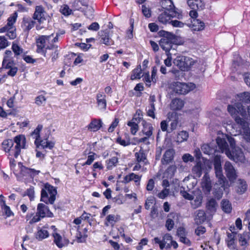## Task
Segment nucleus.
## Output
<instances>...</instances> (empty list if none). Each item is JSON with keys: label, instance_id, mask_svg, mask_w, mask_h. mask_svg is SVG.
Instances as JSON below:
<instances>
[{"label": "nucleus", "instance_id": "nucleus-37", "mask_svg": "<svg viewBox=\"0 0 250 250\" xmlns=\"http://www.w3.org/2000/svg\"><path fill=\"white\" fill-rule=\"evenodd\" d=\"M202 163L201 162H198L196 165L193 167L192 172L194 177L199 178L202 174Z\"/></svg>", "mask_w": 250, "mask_h": 250}, {"label": "nucleus", "instance_id": "nucleus-20", "mask_svg": "<svg viewBox=\"0 0 250 250\" xmlns=\"http://www.w3.org/2000/svg\"><path fill=\"white\" fill-rule=\"evenodd\" d=\"M96 101L99 109L102 110H105L107 104L106 95L102 92L98 93L96 95Z\"/></svg>", "mask_w": 250, "mask_h": 250}, {"label": "nucleus", "instance_id": "nucleus-61", "mask_svg": "<svg viewBox=\"0 0 250 250\" xmlns=\"http://www.w3.org/2000/svg\"><path fill=\"white\" fill-rule=\"evenodd\" d=\"M169 193V190L167 188H165L157 194V196L160 199H164L168 195Z\"/></svg>", "mask_w": 250, "mask_h": 250}, {"label": "nucleus", "instance_id": "nucleus-64", "mask_svg": "<svg viewBox=\"0 0 250 250\" xmlns=\"http://www.w3.org/2000/svg\"><path fill=\"white\" fill-rule=\"evenodd\" d=\"M142 11L144 15L146 18H149L151 16L150 10L146 7L145 5L142 6Z\"/></svg>", "mask_w": 250, "mask_h": 250}, {"label": "nucleus", "instance_id": "nucleus-46", "mask_svg": "<svg viewBox=\"0 0 250 250\" xmlns=\"http://www.w3.org/2000/svg\"><path fill=\"white\" fill-rule=\"evenodd\" d=\"M239 125L243 130V133L244 138L247 142H250V128L249 127H247V123L246 122V125L245 126H242L241 125Z\"/></svg>", "mask_w": 250, "mask_h": 250}, {"label": "nucleus", "instance_id": "nucleus-34", "mask_svg": "<svg viewBox=\"0 0 250 250\" xmlns=\"http://www.w3.org/2000/svg\"><path fill=\"white\" fill-rule=\"evenodd\" d=\"M153 241L155 244H159V247L161 250H163L164 248L166 249H170V244L167 243V241L166 240H164L163 237L162 240H161L160 238L158 237H155L153 239Z\"/></svg>", "mask_w": 250, "mask_h": 250}, {"label": "nucleus", "instance_id": "nucleus-42", "mask_svg": "<svg viewBox=\"0 0 250 250\" xmlns=\"http://www.w3.org/2000/svg\"><path fill=\"white\" fill-rule=\"evenodd\" d=\"M188 138V133L186 131H181L179 132L176 138V142L181 143L186 141Z\"/></svg>", "mask_w": 250, "mask_h": 250}, {"label": "nucleus", "instance_id": "nucleus-7", "mask_svg": "<svg viewBox=\"0 0 250 250\" xmlns=\"http://www.w3.org/2000/svg\"><path fill=\"white\" fill-rule=\"evenodd\" d=\"M193 84H188L180 82H173L170 85V88L178 94H186L194 88Z\"/></svg>", "mask_w": 250, "mask_h": 250}, {"label": "nucleus", "instance_id": "nucleus-9", "mask_svg": "<svg viewBox=\"0 0 250 250\" xmlns=\"http://www.w3.org/2000/svg\"><path fill=\"white\" fill-rule=\"evenodd\" d=\"M182 15L176 11H164L159 14L158 17V21L162 24H166L170 22L171 18L176 17L180 19Z\"/></svg>", "mask_w": 250, "mask_h": 250}, {"label": "nucleus", "instance_id": "nucleus-41", "mask_svg": "<svg viewBox=\"0 0 250 250\" xmlns=\"http://www.w3.org/2000/svg\"><path fill=\"white\" fill-rule=\"evenodd\" d=\"M247 188L246 182L242 179H239L237 183V192L239 194H242L245 192Z\"/></svg>", "mask_w": 250, "mask_h": 250}, {"label": "nucleus", "instance_id": "nucleus-26", "mask_svg": "<svg viewBox=\"0 0 250 250\" xmlns=\"http://www.w3.org/2000/svg\"><path fill=\"white\" fill-rule=\"evenodd\" d=\"M176 169L177 167L175 165H172L169 166L164 173L163 178L172 179L175 175Z\"/></svg>", "mask_w": 250, "mask_h": 250}, {"label": "nucleus", "instance_id": "nucleus-51", "mask_svg": "<svg viewBox=\"0 0 250 250\" xmlns=\"http://www.w3.org/2000/svg\"><path fill=\"white\" fill-rule=\"evenodd\" d=\"M12 49L14 53L15 56L20 55L23 52V49L17 43L14 42H13Z\"/></svg>", "mask_w": 250, "mask_h": 250}, {"label": "nucleus", "instance_id": "nucleus-47", "mask_svg": "<svg viewBox=\"0 0 250 250\" xmlns=\"http://www.w3.org/2000/svg\"><path fill=\"white\" fill-rule=\"evenodd\" d=\"M221 207L223 210L226 213H230L232 209V207L230 202L227 200H223L221 202Z\"/></svg>", "mask_w": 250, "mask_h": 250}, {"label": "nucleus", "instance_id": "nucleus-24", "mask_svg": "<svg viewBox=\"0 0 250 250\" xmlns=\"http://www.w3.org/2000/svg\"><path fill=\"white\" fill-rule=\"evenodd\" d=\"M141 180V176L135 174L134 173H131L126 175L124 178V182L125 183H128L132 181H133L136 185H140V181Z\"/></svg>", "mask_w": 250, "mask_h": 250}, {"label": "nucleus", "instance_id": "nucleus-19", "mask_svg": "<svg viewBox=\"0 0 250 250\" xmlns=\"http://www.w3.org/2000/svg\"><path fill=\"white\" fill-rule=\"evenodd\" d=\"M52 236L54 238V243L59 248H62L67 245V241L65 239L62 238L58 232H52Z\"/></svg>", "mask_w": 250, "mask_h": 250}, {"label": "nucleus", "instance_id": "nucleus-39", "mask_svg": "<svg viewBox=\"0 0 250 250\" xmlns=\"http://www.w3.org/2000/svg\"><path fill=\"white\" fill-rule=\"evenodd\" d=\"M106 168L110 170L115 167L118 163V158L115 156L112 157L111 158L107 160L105 162Z\"/></svg>", "mask_w": 250, "mask_h": 250}, {"label": "nucleus", "instance_id": "nucleus-23", "mask_svg": "<svg viewBox=\"0 0 250 250\" xmlns=\"http://www.w3.org/2000/svg\"><path fill=\"white\" fill-rule=\"evenodd\" d=\"M193 201L191 202V206L193 208H196L200 207L202 203L203 196L200 191L198 190L194 193Z\"/></svg>", "mask_w": 250, "mask_h": 250}, {"label": "nucleus", "instance_id": "nucleus-45", "mask_svg": "<svg viewBox=\"0 0 250 250\" xmlns=\"http://www.w3.org/2000/svg\"><path fill=\"white\" fill-rule=\"evenodd\" d=\"M135 156L138 163L143 162L144 164L146 163V158L143 150L141 149L139 152H136L135 153Z\"/></svg>", "mask_w": 250, "mask_h": 250}, {"label": "nucleus", "instance_id": "nucleus-22", "mask_svg": "<svg viewBox=\"0 0 250 250\" xmlns=\"http://www.w3.org/2000/svg\"><path fill=\"white\" fill-rule=\"evenodd\" d=\"M188 5L193 10H201L204 8L205 3L202 0H188Z\"/></svg>", "mask_w": 250, "mask_h": 250}, {"label": "nucleus", "instance_id": "nucleus-38", "mask_svg": "<svg viewBox=\"0 0 250 250\" xmlns=\"http://www.w3.org/2000/svg\"><path fill=\"white\" fill-rule=\"evenodd\" d=\"M42 129V125H38V126L31 133V136L35 139V145L38 144V141L40 139V133Z\"/></svg>", "mask_w": 250, "mask_h": 250}, {"label": "nucleus", "instance_id": "nucleus-35", "mask_svg": "<svg viewBox=\"0 0 250 250\" xmlns=\"http://www.w3.org/2000/svg\"><path fill=\"white\" fill-rule=\"evenodd\" d=\"M162 6L163 8L166 9V11H175L174 9L175 8L173 1L171 0H162Z\"/></svg>", "mask_w": 250, "mask_h": 250}, {"label": "nucleus", "instance_id": "nucleus-21", "mask_svg": "<svg viewBox=\"0 0 250 250\" xmlns=\"http://www.w3.org/2000/svg\"><path fill=\"white\" fill-rule=\"evenodd\" d=\"M36 21L30 17H24L21 23V27L24 31L28 32L34 26Z\"/></svg>", "mask_w": 250, "mask_h": 250}, {"label": "nucleus", "instance_id": "nucleus-36", "mask_svg": "<svg viewBox=\"0 0 250 250\" xmlns=\"http://www.w3.org/2000/svg\"><path fill=\"white\" fill-rule=\"evenodd\" d=\"M191 24L194 30L201 31L204 28V23L198 19H193L191 21Z\"/></svg>", "mask_w": 250, "mask_h": 250}, {"label": "nucleus", "instance_id": "nucleus-3", "mask_svg": "<svg viewBox=\"0 0 250 250\" xmlns=\"http://www.w3.org/2000/svg\"><path fill=\"white\" fill-rule=\"evenodd\" d=\"M214 166L218 181L214 185L213 194L215 197L219 199L222 197L223 191L225 189V183L226 179L223 174L221 160L218 156H216L214 158Z\"/></svg>", "mask_w": 250, "mask_h": 250}, {"label": "nucleus", "instance_id": "nucleus-10", "mask_svg": "<svg viewBox=\"0 0 250 250\" xmlns=\"http://www.w3.org/2000/svg\"><path fill=\"white\" fill-rule=\"evenodd\" d=\"M47 17L48 15L42 6L38 5L35 7V12L32 17L34 20H37L41 24L46 21Z\"/></svg>", "mask_w": 250, "mask_h": 250}, {"label": "nucleus", "instance_id": "nucleus-18", "mask_svg": "<svg viewBox=\"0 0 250 250\" xmlns=\"http://www.w3.org/2000/svg\"><path fill=\"white\" fill-rule=\"evenodd\" d=\"M227 237L225 239V242L228 247L229 249H235L236 246V235L234 233H229L227 232Z\"/></svg>", "mask_w": 250, "mask_h": 250}, {"label": "nucleus", "instance_id": "nucleus-52", "mask_svg": "<svg viewBox=\"0 0 250 250\" xmlns=\"http://www.w3.org/2000/svg\"><path fill=\"white\" fill-rule=\"evenodd\" d=\"M217 205L215 199H211L207 203V208L208 209L211 211L215 210L216 207Z\"/></svg>", "mask_w": 250, "mask_h": 250}, {"label": "nucleus", "instance_id": "nucleus-6", "mask_svg": "<svg viewBox=\"0 0 250 250\" xmlns=\"http://www.w3.org/2000/svg\"><path fill=\"white\" fill-rule=\"evenodd\" d=\"M53 216V213L46 205L43 203H39L37 206L36 214L29 221V223L31 224L35 223L45 217H52Z\"/></svg>", "mask_w": 250, "mask_h": 250}, {"label": "nucleus", "instance_id": "nucleus-30", "mask_svg": "<svg viewBox=\"0 0 250 250\" xmlns=\"http://www.w3.org/2000/svg\"><path fill=\"white\" fill-rule=\"evenodd\" d=\"M14 142L12 140L8 139L4 140L2 143V148L6 152H9V155H13L12 150L13 148Z\"/></svg>", "mask_w": 250, "mask_h": 250}, {"label": "nucleus", "instance_id": "nucleus-17", "mask_svg": "<svg viewBox=\"0 0 250 250\" xmlns=\"http://www.w3.org/2000/svg\"><path fill=\"white\" fill-rule=\"evenodd\" d=\"M185 105V101L182 99L175 98L172 100L169 107L170 109L174 111L181 110Z\"/></svg>", "mask_w": 250, "mask_h": 250}, {"label": "nucleus", "instance_id": "nucleus-56", "mask_svg": "<svg viewBox=\"0 0 250 250\" xmlns=\"http://www.w3.org/2000/svg\"><path fill=\"white\" fill-rule=\"evenodd\" d=\"M155 110V105L154 103H151L147 110V114L148 116L154 119L155 118L154 111Z\"/></svg>", "mask_w": 250, "mask_h": 250}, {"label": "nucleus", "instance_id": "nucleus-44", "mask_svg": "<svg viewBox=\"0 0 250 250\" xmlns=\"http://www.w3.org/2000/svg\"><path fill=\"white\" fill-rule=\"evenodd\" d=\"M134 120L133 118L127 123V125L130 127V132L132 135H135L139 129L138 124L134 122Z\"/></svg>", "mask_w": 250, "mask_h": 250}, {"label": "nucleus", "instance_id": "nucleus-48", "mask_svg": "<svg viewBox=\"0 0 250 250\" xmlns=\"http://www.w3.org/2000/svg\"><path fill=\"white\" fill-rule=\"evenodd\" d=\"M119 220V216L114 214H109L106 217V222L105 223V225L108 226L109 224H113Z\"/></svg>", "mask_w": 250, "mask_h": 250}, {"label": "nucleus", "instance_id": "nucleus-29", "mask_svg": "<svg viewBox=\"0 0 250 250\" xmlns=\"http://www.w3.org/2000/svg\"><path fill=\"white\" fill-rule=\"evenodd\" d=\"M176 217L177 215L175 213H171L168 215L165 226L168 231L171 230L173 228L174 225L173 219Z\"/></svg>", "mask_w": 250, "mask_h": 250}, {"label": "nucleus", "instance_id": "nucleus-14", "mask_svg": "<svg viewBox=\"0 0 250 250\" xmlns=\"http://www.w3.org/2000/svg\"><path fill=\"white\" fill-rule=\"evenodd\" d=\"M18 15L17 13H14L7 19V24L3 27L0 28V33H4L13 28H15L14 25L16 21Z\"/></svg>", "mask_w": 250, "mask_h": 250}, {"label": "nucleus", "instance_id": "nucleus-58", "mask_svg": "<svg viewBox=\"0 0 250 250\" xmlns=\"http://www.w3.org/2000/svg\"><path fill=\"white\" fill-rule=\"evenodd\" d=\"M130 26L129 29L128 30V31L126 32V37L129 39H131L133 38V24H134V20L131 19L130 20Z\"/></svg>", "mask_w": 250, "mask_h": 250}, {"label": "nucleus", "instance_id": "nucleus-62", "mask_svg": "<svg viewBox=\"0 0 250 250\" xmlns=\"http://www.w3.org/2000/svg\"><path fill=\"white\" fill-rule=\"evenodd\" d=\"M117 142L124 146H129L131 144L129 139L125 140L121 137L117 138Z\"/></svg>", "mask_w": 250, "mask_h": 250}, {"label": "nucleus", "instance_id": "nucleus-12", "mask_svg": "<svg viewBox=\"0 0 250 250\" xmlns=\"http://www.w3.org/2000/svg\"><path fill=\"white\" fill-rule=\"evenodd\" d=\"M175 151L173 148H169L163 154L161 159V163L164 165H167L174 160Z\"/></svg>", "mask_w": 250, "mask_h": 250}, {"label": "nucleus", "instance_id": "nucleus-49", "mask_svg": "<svg viewBox=\"0 0 250 250\" xmlns=\"http://www.w3.org/2000/svg\"><path fill=\"white\" fill-rule=\"evenodd\" d=\"M48 236L49 233L46 230L44 229H41L39 230L37 232L36 238L39 240H42L48 237Z\"/></svg>", "mask_w": 250, "mask_h": 250}, {"label": "nucleus", "instance_id": "nucleus-59", "mask_svg": "<svg viewBox=\"0 0 250 250\" xmlns=\"http://www.w3.org/2000/svg\"><path fill=\"white\" fill-rule=\"evenodd\" d=\"M9 45L8 42L4 36H0V50L5 48Z\"/></svg>", "mask_w": 250, "mask_h": 250}, {"label": "nucleus", "instance_id": "nucleus-13", "mask_svg": "<svg viewBox=\"0 0 250 250\" xmlns=\"http://www.w3.org/2000/svg\"><path fill=\"white\" fill-rule=\"evenodd\" d=\"M202 188L205 194H208L211 189V182L209 175L206 173L202 178L201 183Z\"/></svg>", "mask_w": 250, "mask_h": 250}, {"label": "nucleus", "instance_id": "nucleus-43", "mask_svg": "<svg viewBox=\"0 0 250 250\" xmlns=\"http://www.w3.org/2000/svg\"><path fill=\"white\" fill-rule=\"evenodd\" d=\"M14 61L11 58L4 57L2 61V67L5 69H9L15 66Z\"/></svg>", "mask_w": 250, "mask_h": 250}, {"label": "nucleus", "instance_id": "nucleus-40", "mask_svg": "<svg viewBox=\"0 0 250 250\" xmlns=\"http://www.w3.org/2000/svg\"><path fill=\"white\" fill-rule=\"evenodd\" d=\"M142 69L140 65H138L135 69L132 70L130 76V79L134 80L135 79H140L141 78Z\"/></svg>", "mask_w": 250, "mask_h": 250}, {"label": "nucleus", "instance_id": "nucleus-53", "mask_svg": "<svg viewBox=\"0 0 250 250\" xmlns=\"http://www.w3.org/2000/svg\"><path fill=\"white\" fill-rule=\"evenodd\" d=\"M239 240L241 246H246L248 243V236L247 233H243L240 234Z\"/></svg>", "mask_w": 250, "mask_h": 250}, {"label": "nucleus", "instance_id": "nucleus-57", "mask_svg": "<svg viewBox=\"0 0 250 250\" xmlns=\"http://www.w3.org/2000/svg\"><path fill=\"white\" fill-rule=\"evenodd\" d=\"M1 208L3 211V214L6 216V217H9L12 215H13V213L11 211L9 206L6 205L2 207Z\"/></svg>", "mask_w": 250, "mask_h": 250}, {"label": "nucleus", "instance_id": "nucleus-33", "mask_svg": "<svg viewBox=\"0 0 250 250\" xmlns=\"http://www.w3.org/2000/svg\"><path fill=\"white\" fill-rule=\"evenodd\" d=\"M195 221L197 224H201L206 220V215L203 210H198L196 212Z\"/></svg>", "mask_w": 250, "mask_h": 250}, {"label": "nucleus", "instance_id": "nucleus-32", "mask_svg": "<svg viewBox=\"0 0 250 250\" xmlns=\"http://www.w3.org/2000/svg\"><path fill=\"white\" fill-rule=\"evenodd\" d=\"M153 130V127L151 124L146 122L143 123L142 132L146 136L150 137L152 135Z\"/></svg>", "mask_w": 250, "mask_h": 250}, {"label": "nucleus", "instance_id": "nucleus-15", "mask_svg": "<svg viewBox=\"0 0 250 250\" xmlns=\"http://www.w3.org/2000/svg\"><path fill=\"white\" fill-rule=\"evenodd\" d=\"M100 36V42L107 46L112 45L114 44V41L110 37L109 32L106 30L101 31L99 32Z\"/></svg>", "mask_w": 250, "mask_h": 250}, {"label": "nucleus", "instance_id": "nucleus-4", "mask_svg": "<svg viewBox=\"0 0 250 250\" xmlns=\"http://www.w3.org/2000/svg\"><path fill=\"white\" fill-rule=\"evenodd\" d=\"M58 34H57L55 37H54L53 34L49 36L41 35L36 40L37 52L42 54L45 57L47 58V49L45 48V45L47 42L51 45L54 43L58 41Z\"/></svg>", "mask_w": 250, "mask_h": 250}, {"label": "nucleus", "instance_id": "nucleus-11", "mask_svg": "<svg viewBox=\"0 0 250 250\" xmlns=\"http://www.w3.org/2000/svg\"><path fill=\"white\" fill-rule=\"evenodd\" d=\"M224 169L226 174L229 180L233 182L238 177L237 170L232 164L229 161H227L224 165Z\"/></svg>", "mask_w": 250, "mask_h": 250}, {"label": "nucleus", "instance_id": "nucleus-5", "mask_svg": "<svg viewBox=\"0 0 250 250\" xmlns=\"http://www.w3.org/2000/svg\"><path fill=\"white\" fill-rule=\"evenodd\" d=\"M57 193V189L50 184L44 185L41 191V201L46 204H53Z\"/></svg>", "mask_w": 250, "mask_h": 250}, {"label": "nucleus", "instance_id": "nucleus-54", "mask_svg": "<svg viewBox=\"0 0 250 250\" xmlns=\"http://www.w3.org/2000/svg\"><path fill=\"white\" fill-rule=\"evenodd\" d=\"M46 99L42 95H39L36 98L35 103L39 106L44 105L46 103Z\"/></svg>", "mask_w": 250, "mask_h": 250}, {"label": "nucleus", "instance_id": "nucleus-28", "mask_svg": "<svg viewBox=\"0 0 250 250\" xmlns=\"http://www.w3.org/2000/svg\"><path fill=\"white\" fill-rule=\"evenodd\" d=\"M159 44L161 47L167 52L172 48V45L171 42L167 38H162L159 41Z\"/></svg>", "mask_w": 250, "mask_h": 250}, {"label": "nucleus", "instance_id": "nucleus-8", "mask_svg": "<svg viewBox=\"0 0 250 250\" xmlns=\"http://www.w3.org/2000/svg\"><path fill=\"white\" fill-rule=\"evenodd\" d=\"M14 142L16 145L12 150V153L15 158H17L21 149L26 148V138L24 135H19L14 138Z\"/></svg>", "mask_w": 250, "mask_h": 250}, {"label": "nucleus", "instance_id": "nucleus-1", "mask_svg": "<svg viewBox=\"0 0 250 250\" xmlns=\"http://www.w3.org/2000/svg\"><path fill=\"white\" fill-rule=\"evenodd\" d=\"M250 103V93L244 92L239 93L234 96L232 100L231 104L228 106V111L234 119L238 125L245 126L246 121L243 118L239 117L238 114L244 117L247 115V112L242 104Z\"/></svg>", "mask_w": 250, "mask_h": 250}, {"label": "nucleus", "instance_id": "nucleus-2", "mask_svg": "<svg viewBox=\"0 0 250 250\" xmlns=\"http://www.w3.org/2000/svg\"><path fill=\"white\" fill-rule=\"evenodd\" d=\"M216 143L222 152H224L229 159L236 163H245V157L240 148L237 147L235 148V150L232 151L231 152L225 139L217 137Z\"/></svg>", "mask_w": 250, "mask_h": 250}, {"label": "nucleus", "instance_id": "nucleus-16", "mask_svg": "<svg viewBox=\"0 0 250 250\" xmlns=\"http://www.w3.org/2000/svg\"><path fill=\"white\" fill-rule=\"evenodd\" d=\"M103 122L100 119H93L90 123L86 126L90 131H98L102 126Z\"/></svg>", "mask_w": 250, "mask_h": 250}, {"label": "nucleus", "instance_id": "nucleus-27", "mask_svg": "<svg viewBox=\"0 0 250 250\" xmlns=\"http://www.w3.org/2000/svg\"><path fill=\"white\" fill-rule=\"evenodd\" d=\"M35 145L38 148L41 147L42 148L51 149L54 147V144L51 141H48L47 139L44 140L40 139L38 141V144Z\"/></svg>", "mask_w": 250, "mask_h": 250}, {"label": "nucleus", "instance_id": "nucleus-25", "mask_svg": "<svg viewBox=\"0 0 250 250\" xmlns=\"http://www.w3.org/2000/svg\"><path fill=\"white\" fill-rule=\"evenodd\" d=\"M46 49L47 50L51 51L49 54V57H51V60L52 62H54L58 58V46L54 44V43L51 45H47L46 47ZM48 56L49 57V54L47 53Z\"/></svg>", "mask_w": 250, "mask_h": 250}, {"label": "nucleus", "instance_id": "nucleus-31", "mask_svg": "<svg viewBox=\"0 0 250 250\" xmlns=\"http://www.w3.org/2000/svg\"><path fill=\"white\" fill-rule=\"evenodd\" d=\"M185 56H177L174 60V64L177 66L181 70L185 71Z\"/></svg>", "mask_w": 250, "mask_h": 250}, {"label": "nucleus", "instance_id": "nucleus-55", "mask_svg": "<svg viewBox=\"0 0 250 250\" xmlns=\"http://www.w3.org/2000/svg\"><path fill=\"white\" fill-rule=\"evenodd\" d=\"M194 61L189 57L185 56V71H188L194 63Z\"/></svg>", "mask_w": 250, "mask_h": 250}, {"label": "nucleus", "instance_id": "nucleus-63", "mask_svg": "<svg viewBox=\"0 0 250 250\" xmlns=\"http://www.w3.org/2000/svg\"><path fill=\"white\" fill-rule=\"evenodd\" d=\"M84 15L88 18H90L93 15L94 9L92 7H87L86 9L83 11Z\"/></svg>", "mask_w": 250, "mask_h": 250}, {"label": "nucleus", "instance_id": "nucleus-60", "mask_svg": "<svg viewBox=\"0 0 250 250\" xmlns=\"http://www.w3.org/2000/svg\"><path fill=\"white\" fill-rule=\"evenodd\" d=\"M34 188L32 187H31L26 190L24 195L28 196L30 198V200H32L34 198Z\"/></svg>", "mask_w": 250, "mask_h": 250}, {"label": "nucleus", "instance_id": "nucleus-50", "mask_svg": "<svg viewBox=\"0 0 250 250\" xmlns=\"http://www.w3.org/2000/svg\"><path fill=\"white\" fill-rule=\"evenodd\" d=\"M60 11L62 15L67 16L71 14L72 10L67 5L63 4L61 6Z\"/></svg>", "mask_w": 250, "mask_h": 250}]
</instances>
